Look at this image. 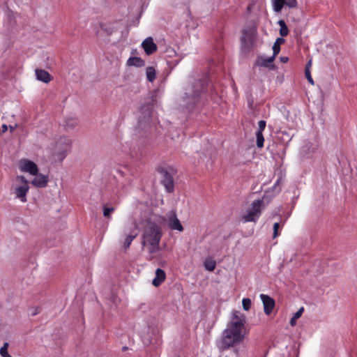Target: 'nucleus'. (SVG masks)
Returning a JSON list of instances; mask_svg holds the SVG:
<instances>
[{"label":"nucleus","instance_id":"15","mask_svg":"<svg viewBox=\"0 0 357 357\" xmlns=\"http://www.w3.org/2000/svg\"><path fill=\"white\" fill-rule=\"evenodd\" d=\"M35 178L32 180L31 183L36 188H45L48 183V176L43 174L35 175Z\"/></svg>","mask_w":357,"mask_h":357},{"label":"nucleus","instance_id":"28","mask_svg":"<svg viewBox=\"0 0 357 357\" xmlns=\"http://www.w3.org/2000/svg\"><path fill=\"white\" fill-rule=\"evenodd\" d=\"M257 137V146L259 149L264 146V138L263 136V133L260 132V131H257L256 132Z\"/></svg>","mask_w":357,"mask_h":357},{"label":"nucleus","instance_id":"30","mask_svg":"<svg viewBox=\"0 0 357 357\" xmlns=\"http://www.w3.org/2000/svg\"><path fill=\"white\" fill-rule=\"evenodd\" d=\"M8 343L5 342L3 345V347L0 349V355L2 357H10L11 356L8 353Z\"/></svg>","mask_w":357,"mask_h":357},{"label":"nucleus","instance_id":"4","mask_svg":"<svg viewBox=\"0 0 357 357\" xmlns=\"http://www.w3.org/2000/svg\"><path fill=\"white\" fill-rule=\"evenodd\" d=\"M263 206L264 202L262 199L254 200L251 204L250 208L243 216L244 222H256L261 215Z\"/></svg>","mask_w":357,"mask_h":357},{"label":"nucleus","instance_id":"29","mask_svg":"<svg viewBox=\"0 0 357 357\" xmlns=\"http://www.w3.org/2000/svg\"><path fill=\"white\" fill-rule=\"evenodd\" d=\"M252 302L251 300L248 298H244L242 300V305L243 308L245 311H248L251 307Z\"/></svg>","mask_w":357,"mask_h":357},{"label":"nucleus","instance_id":"19","mask_svg":"<svg viewBox=\"0 0 357 357\" xmlns=\"http://www.w3.org/2000/svg\"><path fill=\"white\" fill-rule=\"evenodd\" d=\"M128 66L142 67L145 65V62L140 57L132 56L130 57L126 62Z\"/></svg>","mask_w":357,"mask_h":357},{"label":"nucleus","instance_id":"6","mask_svg":"<svg viewBox=\"0 0 357 357\" xmlns=\"http://www.w3.org/2000/svg\"><path fill=\"white\" fill-rule=\"evenodd\" d=\"M16 181L20 182V185L15 188V197L20 199L22 202H26V195L29 190V182L24 176H17Z\"/></svg>","mask_w":357,"mask_h":357},{"label":"nucleus","instance_id":"10","mask_svg":"<svg viewBox=\"0 0 357 357\" xmlns=\"http://www.w3.org/2000/svg\"><path fill=\"white\" fill-rule=\"evenodd\" d=\"M168 225L172 230L183 231V227L180 220L176 217V211H171L168 214Z\"/></svg>","mask_w":357,"mask_h":357},{"label":"nucleus","instance_id":"22","mask_svg":"<svg viewBox=\"0 0 357 357\" xmlns=\"http://www.w3.org/2000/svg\"><path fill=\"white\" fill-rule=\"evenodd\" d=\"M278 24L280 26V34L282 37L287 36L289 34V29L285 23V22L282 20L278 21Z\"/></svg>","mask_w":357,"mask_h":357},{"label":"nucleus","instance_id":"26","mask_svg":"<svg viewBox=\"0 0 357 357\" xmlns=\"http://www.w3.org/2000/svg\"><path fill=\"white\" fill-rule=\"evenodd\" d=\"M204 268L208 271H213L215 268L216 262L211 259H206L204 263Z\"/></svg>","mask_w":357,"mask_h":357},{"label":"nucleus","instance_id":"11","mask_svg":"<svg viewBox=\"0 0 357 357\" xmlns=\"http://www.w3.org/2000/svg\"><path fill=\"white\" fill-rule=\"evenodd\" d=\"M20 168L22 172H29L31 175H36L38 172V168L36 164L29 160L22 161Z\"/></svg>","mask_w":357,"mask_h":357},{"label":"nucleus","instance_id":"37","mask_svg":"<svg viewBox=\"0 0 357 357\" xmlns=\"http://www.w3.org/2000/svg\"><path fill=\"white\" fill-rule=\"evenodd\" d=\"M39 313L38 308H36L33 310V311L31 313L32 316H35Z\"/></svg>","mask_w":357,"mask_h":357},{"label":"nucleus","instance_id":"27","mask_svg":"<svg viewBox=\"0 0 357 357\" xmlns=\"http://www.w3.org/2000/svg\"><path fill=\"white\" fill-rule=\"evenodd\" d=\"M304 312V307H301L291 317L290 319V325L294 326L296 324V320L299 319Z\"/></svg>","mask_w":357,"mask_h":357},{"label":"nucleus","instance_id":"38","mask_svg":"<svg viewBox=\"0 0 357 357\" xmlns=\"http://www.w3.org/2000/svg\"><path fill=\"white\" fill-rule=\"evenodd\" d=\"M8 130V126L6 124L2 126V132H5Z\"/></svg>","mask_w":357,"mask_h":357},{"label":"nucleus","instance_id":"3","mask_svg":"<svg viewBox=\"0 0 357 357\" xmlns=\"http://www.w3.org/2000/svg\"><path fill=\"white\" fill-rule=\"evenodd\" d=\"M207 84V80L199 79L195 81L192 84L189 86L185 89L184 98L185 100H192V102H195V99L202 93L204 91V86Z\"/></svg>","mask_w":357,"mask_h":357},{"label":"nucleus","instance_id":"5","mask_svg":"<svg viewBox=\"0 0 357 357\" xmlns=\"http://www.w3.org/2000/svg\"><path fill=\"white\" fill-rule=\"evenodd\" d=\"M246 321L245 316L239 311H233L231 321L228 324L227 328L233 331L243 333L244 325Z\"/></svg>","mask_w":357,"mask_h":357},{"label":"nucleus","instance_id":"24","mask_svg":"<svg viewBox=\"0 0 357 357\" xmlns=\"http://www.w3.org/2000/svg\"><path fill=\"white\" fill-rule=\"evenodd\" d=\"M284 42V40L282 38H278L273 46V56H275L277 54H279L280 51V45L283 43Z\"/></svg>","mask_w":357,"mask_h":357},{"label":"nucleus","instance_id":"20","mask_svg":"<svg viewBox=\"0 0 357 357\" xmlns=\"http://www.w3.org/2000/svg\"><path fill=\"white\" fill-rule=\"evenodd\" d=\"M78 124V120L76 118L69 117L64 121L63 126L66 130L73 129Z\"/></svg>","mask_w":357,"mask_h":357},{"label":"nucleus","instance_id":"39","mask_svg":"<svg viewBox=\"0 0 357 357\" xmlns=\"http://www.w3.org/2000/svg\"><path fill=\"white\" fill-rule=\"evenodd\" d=\"M15 127H16V126H10V131H11V132H13V131L15 130Z\"/></svg>","mask_w":357,"mask_h":357},{"label":"nucleus","instance_id":"1","mask_svg":"<svg viewBox=\"0 0 357 357\" xmlns=\"http://www.w3.org/2000/svg\"><path fill=\"white\" fill-rule=\"evenodd\" d=\"M162 236L161 227L155 222H149L142 235V245L147 246L150 259H152L153 254L159 250Z\"/></svg>","mask_w":357,"mask_h":357},{"label":"nucleus","instance_id":"41","mask_svg":"<svg viewBox=\"0 0 357 357\" xmlns=\"http://www.w3.org/2000/svg\"><path fill=\"white\" fill-rule=\"evenodd\" d=\"M284 1H285L286 0H283Z\"/></svg>","mask_w":357,"mask_h":357},{"label":"nucleus","instance_id":"8","mask_svg":"<svg viewBox=\"0 0 357 357\" xmlns=\"http://www.w3.org/2000/svg\"><path fill=\"white\" fill-rule=\"evenodd\" d=\"M70 142L68 139H61L56 145L55 156L59 160H63L70 151Z\"/></svg>","mask_w":357,"mask_h":357},{"label":"nucleus","instance_id":"13","mask_svg":"<svg viewBox=\"0 0 357 357\" xmlns=\"http://www.w3.org/2000/svg\"><path fill=\"white\" fill-rule=\"evenodd\" d=\"M151 105L150 104L143 105L140 109V112L142 116H139L138 124L140 127L143 126V124L149 121L151 117Z\"/></svg>","mask_w":357,"mask_h":357},{"label":"nucleus","instance_id":"36","mask_svg":"<svg viewBox=\"0 0 357 357\" xmlns=\"http://www.w3.org/2000/svg\"><path fill=\"white\" fill-rule=\"evenodd\" d=\"M311 66H312V61H311V60H310V61L307 63V64H306L305 69H309V70H310V68H311Z\"/></svg>","mask_w":357,"mask_h":357},{"label":"nucleus","instance_id":"33","mask_svg":"<svg viewBox=\"0 0 357 357\" xmlns=\"http://www.w3.org/2000/svg\"><path fill=\"white\" fill-rule=\"evenodd\" d=\"M279 227H280V224L278 222H275L273 225V238H275L279 235V233H278Z\"/></svg>","mask_w":357,"mask_h":357},{"label":"nucleus","instance_id":"17","mask_svg":"<svg viewBox=\"0 0 357 357\" xmlns=\"http://www.w3.org/2000/svg\"><path fill=\"white\" fill-rule=\"evenodd\" d=\"M275 57L273 55L270 57H264L262 56H257L256 59V65L261 67H269L271 63L273 62Z\"/></svg>","mask_w":357,"mask_h":357},{"label":"nucleus","instance_id":"12","mask_svg":"<svg viewBox=\"0 0 357 357\" xmlns=\"http://www.w3.org/2000/svg\"><path fill=\"white\" fill-rule=\"evenodd\" d=\"M260 298L263 303L264 311L266 315H269L273 311L275 303L274 299L266 294H260Z\"/></svg>","mask_w":357,"mask_h":357},{"label":"nucleus","instance_id":"16","mask_svg":"<svg viewBox=\"0 0 357 357\" xmlns=\"http://www.w3.org/2000/svg\"><path fill=\"white\" fill-rule=\"evenodd\" d=\"M35 74L38 80L45 83H48L52 79L51 75L43 69H36Z\"/></svg>","mask_w":357,"mask_h":357},{"label":"nucleus","instance_id":"9","mask_svg":"<svg viewBox=\"0 0 357 357\" xmlns=\"http://www.w3.org/2000/svg\"><path fill=\"white\" fill-rule=\"evenodd\" d=\"M162 175L161 183L165 186L167 192H172L174 189V178L167 170L161 169L159 170Z\"/></svg>","mask_w":357,"mask_h":357},{"label":"nucleus","instance_id":"14","mask_svg":"<svg viewBox=\"0 0 357 357\" xmlns=\"http://www.w3.org/2000/svg\"><path fill=\"white\" fill-rule=\"evenodd\" d=\"M142 46L147 55H151L157 51V45L151 37L146 38L142 42Z\"/></svg>","mask_w":357,"mask_h":357},{"label":"nucleus","instance_id":"40","mask_svg":"<svg viewBox=\"0 0 357 357\" xmlns=\"http://www.w3.org/2000/svg\"><path fill=\"white\" fill-rule=\"evenodd\" d=\"M100 27H101V29H103L104 26L101 24V25H100Z\"/></svg>","mask_w":357,"mask_h":357},{"label":"nucleus","instance_id":"23","mask_svg":"<svg viewBox=\"0 0 357 357\" xmlns=\"http://www.w3.org/2000/svg\"><path fill=\"white\" fill-rule=\"evenodd\" d=\"M146 75L148 81L152 82L155 79V70L153 67L149 66L146 69Z\"/></svg>","mask_w":357,"mask_h":357},{"label":"nucleus","instance_id":"35","mask_svg":"<svg viewBox=\"0 0 357 357\" xmlns=\"http://www.w3.org/2000/svg\"><path fill=\"white\" fill-rule=\"evenodd\" d=\"M280 59V61L284 63H287L289 61V58L287 56H281Z\"/></svg>","mask_w":357,"mask_h":357},{"label":"nucleus","instance_id":"32","mask_svg":"<svg viewBox=\"0 0 357 357\" xmlns=\"http://www.w3.org/2000/svg\"><path fill=\"white\" fill-rule=\"evenodd\" d=\"M305 74L307 81L312 84H314V80L311 76L310 70L309 69H305Z\"/></svg>","mask_w":357,"mask_h":357},{"label":"nucleus","instance_id":"2","mask_svg":"<svg viewBox=\"0 0 357 357\" xmlns=\"http://www.w3.org/2000/svg\"><path fill=\"white\" fill-rule=\"evenodd\" d=\"M243 340V335L239 332L227 328L222 333L220 348L222 350L238 344Z\"/></svg>","mask_w":357,"mask_h":357},{"label":"nucleus","instance_id":"34","mask_svg":"<svg viewBox=\"0 0 357 357\" xmlns=\"http://www.w3.org/2000/svg\"><path fill=\"white\" fill-rule=\"evenodd\" d=\"M259 128L257 131H260V132H263L266 128V123L264 120H261L258 123Z\"/></svg>","mask_w":357,"mask_h":357},{"label":"nucleus","instance_id":"25","mask_svg":"<svg viewBox=\"0 0 357 357\" xmlns=\"http://www.w3.org/2000/svg\"><path fill=\"white\" fill-rule=\"evenodd\" d=\"M273 10L276 13H279L284 6V1L283 0H272Z\"/></svg>","mask_w":357,"mask_h":357},{"label":"nucleus","instance_id":"21","mask_svg":"<svg viewBox=\"0 0 357 357\" xmlns=\"http://www.w3.org/2000/svg\"><path fill=\"white\" fill-rule=\"evenodd\" d=\"M115 211V208L109 206L108 204L102 206L103 216L107 219L111 218V214Z\"/></svg>","mask_w":357,"mask_h":357},{"label":"nucleus","instance_id":"18","mask_svg":"<svg viewBox=\"0 0 357 357\" xmlns=\"http://www.w3.org/2000/svg\"><path fill=\"white\" fill-rule=\"evenodd\" d=\"M165 273L161 268H157L155 271V278L153 280V284L158 287L165 280Z\"/></svg>","mask_w":357,"mask_h":357},{"label":"nucleus","instance_id":"7","mask_svg":"<svg viewBox=\"0 0 357 357\" xmlns=\"http://www.w3.org/2000/svg\"><path fill=\"white\" fill-rule=\"evenodd\" d=\"M139 226L137 222L134 220L130 225H126L123 229V234L126 236L123 242V248L126 250L129 248L132 241L138 235Z\"/></svg>","mask_w":357,"mask_h":357},{"label":"nucleus","instance_id":"31","mask_svg":"<svg viewBox=\"0 0 357 357\" xmlns=\"http://www.w3.org/2000/svg\"><path fill=\"white\" fill-rule=\"evenodd\" d=\"M284 5L289 8H296L297 6V1L296 0H286L284 1Z\"/></svg>","mask_w":357,"mask_h":357}]
</instances>
